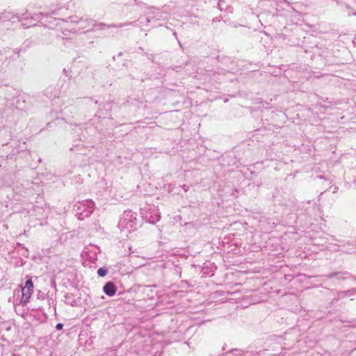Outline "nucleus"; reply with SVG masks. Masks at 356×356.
Instances as JSON below:
<instances>
[{"instance_id": "11", "label": "nucleus", "mask_w": 356, "mask_h": 356, "mask_svg": "<svg viewBox=\"0 0 356 356\" xmlns=\"http://www.w3.org/2000/svg\"><path fill=\"white\" fill-rule=\"evenodd\" d=\"M342 251L346 253L355 252V246L350 241H348L342 245Z\"/></svg>"}, {"instance_id": "7", "label": "nucleus", "mask_w": 356, "mask_h": 356, "mask_svg": "<svg viewBox=\"0 0 356 356\" xmlns=\"http://www.w3.org/2000/svg\"><path fill=\"white\" fill-rule=\"evenodd\" d=\"M18 19L19 16L9 10H4L0 13V22L11 21L12 22H15Z\"/></svg>"}, {"instance_id": "14", "label": "nucleus", "mask_w": 356, "mask_h": 356, "mask_svg": "<svg viewBox=\"0 0 356 356\" xmlns=\"http://www.w3.org/2000/svg\"><path fill=\"white\" fill-rule=\"evenodd\" d=\"M108 273V270L106 268L102 267V268H99L98 270H97V275L99 276V277H104Z\"/></svg>"}, {"instance_id": "1", "label": "nucleus", "mask_w": 356, "mask_h": 356, "mask_svg": "<svg viewBox=\"0 0 356 356\" xmlns=\"http://www.w3.org/2000/svg\"><path fill=\"white\" fill-rule=\"evenodd\" d=\"M71 31L74 33H86L92 31L95 26H98V29L103 30L106 28H122L127 26H134V22L120 23L119 24L107 25L104 23L97 24L95 20L88 18H79L77 16H73L70 18L67 22Z\"/></svg>"}, {"instance_id": "13", "label": "nucleus", "mask_w": 356, "mask_h": 356, "mask_svg": "<svg viewBox=\"0 0 356 356\" xmlns=\"http://www.w3.org/2000/svg\"><path fill=\"white\" fill-rule=\"evenodd\" d=\"M327 248H328L331 250L335 251V252L342 251V245H339L336 243H328V245H327Z\"/></svg>"}, {"instance_id": "16", "label": "nucleus", "mask_w": 356, "mask_h": 356, "mask_svg": "<svg viewBox=\"0 0 356 356\" xmlns=\"http://www.w3.org/2000/svg\"><path fill=\"white\" fill-rule=\"evenodd\" d=\"M355 292H356V289H353L352 290H350V291H343L341 293L343 296H350V295H353V293H355Z\"/></svg>"}, {"instance_id": "4", "label": "nucleus", "mask_w": 356, "mask_h": 356, "mask_svg": "<svg viewBox=\"0 0 356 356\" xmlns=\"http://www.w3.org/2000/svg\"><path fill=\"white\" fill-rule=\"evenodd\" d=\"M33 292V284L31 279H29L25 282L24 286H21L20 289L14 291V297L18 298L20 297L19 302L24 305L31 298Z\"/></svg>"}, {"instance_id": "6", "label": "nucleus", "mask_w": 356, "mask_h": 356, "mask_svg": "<svg viewBox=\"0 0 356 356\" xmlns=\"http://www.w3.org/2000/svg\"><path fill=\"white\" fill-rule=\"evenodd\" d=\"M168 13L163 10H161L159 8H152L150 11L148 13V16L146 18L147 22H149L151 21H161L165 20L167 19Z\"/></svg>"}, {"instance_id": "9", "label": "nucleus", "mask_w": 356, "mask_h": 356, "mask_svg": "<svg viewBox=\"0 0 356 356\" xmlns=\"http://www.w3.org/2000/svg\"><path fill=\"white\" fill-rule=\"evenodd\" d=\"M92 249H96L95 247H88L85 248V250L83 251V254L86 256H88V258L91 261H95L97 260V254L95 250H93Z\"/></svg>"}, {"instance_id": "3", "label": "nucleus", "mask_w": 356, "mask_h": 356, "mask_svg": "<svg viewBox=\"0 0 356 356\" xmlns=\"http://www.w3.org/2000/svg\"><path fill=\"white\" fill-rule=\"evenodd\" d=\"M95 204L91 200H86L76 202L74 206L75 215L79 220L88 218L93 212Z\"/></svg>"}, {"instance_id": "20", "label": "nucleus", "mask_w": 356, "mask_h": 356, "mask_svg": "<svg viewBox=\"0 0 356 356\" xmlns=\"http://www.w3.org/2000/svg\"><path fill=\"white\" fill-rule=\"evenodd\" d=\"M354 280H356V277H354Z\"/></svg>"}, {"instance_id": "12", "label": "nucleus", "mask_w": 356, "mask_h": 356, "mask_svg": "<svg viewBox=\"0 0 356 356\" xmlns=\"http://www.w3.org/2000/svg\"><path fill=\"white\" fill-rule=\"evenodd\" d=\"M16 102H17L16 106L17 108L21 109V110L25 108V106L24 105L25 104V99H24V97L19 96L17 98Z\"/></svg>"}, {"instance_id": "18", "label": "nucleus", "mask_w": 356, "mask_h": 356, "mask_svg": "<svg viewBox=\"0 0 356 356\" xmlns=\"http://www.w3.org/2000/svg\"><path fill=\"white\" fill-rule=\"evenodd\" d=\"M63 327V324L62 323H58L56 325V329L58 330H62Z\"/></svg>"}, {"instance_id": "5", "label": "nucleus", "mask_w": 356, "mask_h": 356, "mask_svg": "<svg viewBox=\"0 0 356 356\" xmlns=\"http://www.w3.org/2000/svg\"><path fill=\"white\" fill-rule=\"evenodd\" d=\"M42 13L31 15L30 13H25L22 17H19L18 21L22 22V25L24 28H29L36 25V22L40 19Z\"/></svg>"}, {"instance_id": "10", "label": "nucleus", "mask_w": 356, "mask_h": 356, "mask_svg": "<svg viewBox=\"0 0 356 356\" xmlns=\"http://www.w3.org/2000/svg\"><path fill=\"white\" fill-rule=\"evenodd\" d=\"M159 219H160V214L159 212V209L156 208H153L152 213H151L149 218H148L149 222L152 224H154L157 221H159Z\"/></svg>"}, {"instance_id": "15", "label": "nucleus", "mask_w": 356, "mask_h": 356, "mask_svg": "<svg viewBox=\"0 0 356 356\" xmlns=\"http://www.w3.org/2000/svg\"><path fill=\"white\" fill-rule=\"evenodd\" d=\"M340 275H341L340 273H333L329 274L328 275H327V277L328 278L336 277L338 280L343 279L342 277L340 276Z\"/></svg>"}, {"instance_id": "2", "label": "nucleus", "mask_w": 356, "mask_h": 356, "mask_svg": "<svg viewBox=\"0 0 356 356\" xmlns=\"http://www.w3.org/2000/svg\"><path fill=\"white\" fill-rule=\"evenodd\" d=\"M136 213L131 211H126L119 221L118 227L127 237L129 236L128 234L136 228Z\"/></svg>"}, {"instance_id": "8", "label": "nucleus", "mask_w": 356, "mask_h": 356, "mask_svg": "<svg viewBox=\"0 0 356 356\" xmlns=\"http://www.w3.org/2000/svg\"><path fill=\"white\" fill-rule=\"evenodd\" d=\"M116 290H117L116 286L114 285L113 283H112L111 282H107L103 288L104 292L107 296H113L116 293Z\"/></svg>"}, {"instance_id": "19", "label": "nucleus", "mask_w": 356, "mask_h": 356, "mask_svg": "<svg viewBox=\"0 0 356 356\" xmlns=\"http://www.w3.org/2000/svg\"><path fill=\"white\" fill-rule=\"evenodd\" d=\"M354 184H355V187H356V178L354 179Z\"/></svg>"}, {"instance_id": "17", "label": "nucleus", "mask_w": 356, "mask_h": 356, "mask_svg": "<svg viewBox=\"0 0 356 356\" xmlns=\"http://www.w3.org/2000/svg\"><path fill=\"white\" fill-rule=\"evenodd\" d=\"M20 49H15L14 50V55L13 56V58H18L19 57V53H20Z\"/></svg>"}]
</instances>
